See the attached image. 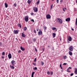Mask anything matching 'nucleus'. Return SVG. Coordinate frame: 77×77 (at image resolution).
I'll return each instance as SVG.
<instances>
[{"label": "nucleus", "instance_id": "nucleus-59", "mask_svg": "<svg viewBox=\"0 0 77 77\" xmlns=\"http://www.w3.org/2000/svg\"><path fill=\"white\" fill-rule=\"evenodd\" d=\"M6 18H9V17L8 16H7Z\"/></svg>", "mask_w": 77, "mask_h": 77}, {"label": "nucleus", "instance_id": "nucleus-45", "mask_svg": "<svg viewBox=\"0 0 77 77\" xmlns=\"http://www.w3.org/2000/svg\"><path fill=\"white\" fill-rule=\"evenodd\" d=\"M67 63H64L63 65H67Z\"/></svg>", "mask_w": 77, "mask_h": 77}, {"label": "nucleus", "instance_id": "nucleus-28", "mask_svg": "<svg viewBox=\"0 0 77 77\" xmlns=\"http://www.w3.org/2000/svg\"><path fill=\"white\" fill-rule=\"evenodd\" d=\"M47 74L48 75H50V72L49 71H48L47 72Z\"/></svg>", "mask_w": 77, "mask_h": 77}, {"label": "nucleus", "instance_id": "nucleus-36", "mask_svg": "<svg viewBox=\"0 0 77 77\" xmlns=\"http://www.w3.org/2000/svg\"><path fill=\"white\" fill-rule=\"evenodd\" d=\"M5 52H2V55H5Z\"/></svg>", "mask_w": 77, "mask_h": 77}, {"label": "nucleus", "instance_id": "nucleus-8", "mask_svg": "<svg viewBox=\"0 0 77 77\" xmlns=\"http://www.w3.org/2000/svg\"><path fill=\"white\" fill-rule=\"evenodd\" d=\"M33 10L35 12H38V8H37L35 7L33 9Z\"/></svg>", "mask_w": 77, "mask_h": 77}, {"label": "nucleus", "instance_id": "nucleus-63", "mask_svg": "<svg viewBox=\"0 0 77 77\" xmlns=\"http://www.w3.org/2000/svg\"><path fill=\"white\" fill-rule=\"evenodd\" d=\"M52 1H54V0H52Z\"/></svg>", "mask_w": 77, "mask_h": 77}, {"label": "nucleus", "instance_id": "nucleus-6", "mask_svg": "<svg viewBox=\"0 0 77 77\" xmlns=\"http://www.w3.org/2000/svg\"><path fill=\"white\" fill-rule=\"evenodd\" d=\"M46 18L47 19H50L51 18V16L50 14H47L46 15Z\"/></svg>", "mask_w": 77, "mask_h": 77}, {"label": "nucleus", "instance_id": "nucleus-38", "mask_svg": "<svg viewBox=\"0 0 77 77\" xmlns=\"http://www.w3.org/2000/svg\"><path fill=\"white\" fill-rule=\"evenodd\" d=\"M74 75V74L73 73H72L70 74V76H72Z\"/></svg>", "mask_w": 77, "mask_h": 77}, {"label": "nucleus", "instance_id": "nucleus-22", "mask_svg": "<svg viewBox=\"0 0 77 77\" xmlns=\"http://www.w3.org/2000/svg\"><path fill=\"white\" fill-rule=\"evenodd\" d=\"M27 3L29 4H30V3H31V1H30V0H28L27 1Z\"/></svg>", "mask_w": 77, "mask_h": 77}, {"label": "nucleus", "instance_id": "nucleus-64", "mask_svg": "<svg viewBox=\"0 0 77 77\" xmlns=\"http://www.w3.org/2000/svg\"><path fill=\"white\" fill-rule=\"evenodd\" d=\"M31 43H32V42H31Z\"/></svg>", "mask_w": 77, "mask_h": 77}, {"label": "nucleus", "instance_id": "nucleus-40", "mask_svg": "<svg viewBox=\"0 0 77 77\" xmlns=\"http://www.w3.org/2000/svg\"><path fill=\"white\" fill-rule=\"evenodd\" d=\"M53 8V5H52L51 6V9Z\"/></svg>", "mask_w": 77, "mask_h": 77}, {"label": "nucleus", "instance_id": "nucleus-24", "mask_svg": "<svg viewBox=\"0 0 77 77\" xmlns=\"http://www.w3.org/2000/svg\"><path fill=\"white\" fill-rule=\"evenodd\" d=\"M64 59H66V58H67V57H66V56H64L63 57Z\"/></svg>", "mask_w": 77, "mask_h": 77}, {"label": "nucleus", "instance_id": "nucleus-30", "mask_svg": "<svg viewBox=\"0 0 77 77\" xmlns=\"http://www.w3.org/2000/svg\"><path fill=\"white\" fill-rule=\"evenodd\" d=\"M34 70H37V67H34V68L33 69Z\"/></svg>", "mask_w": 77, "mask_h": 77}, {"label": "nucleus", "instance_id": "nucleus-1", "mask_svg": "<svg viewBox=\"0 0 77 77\" xmlns=\"http://www.w3.org/2000/svg\"><path fill=\"white\" fill-rule=\"evenodd\" d=\"M11 63L12 64H11L10 66V68H11V69H14L15 68V67L14 66V65H15V64H16V63H15V61L14 60H12L11 62Z\"/></svg>", "mask_w": 77, "mask_h": 77}, {"label": "nucleus", "instance_id": "nucleus-49", "mask_svg": "<svg viewBox=\"0 0 77 77\" xmlns=\"http://www.w3.org/2000/svg\"><path fill=\"white\" fill-rule=\"evenodd\" d=\"M68 68H69V69H72V67H69Z\"/></svg>", "mask_w": 77, "mask_h": 77}, {"label": "nucleus", "instance_id": "nucleus-51", "mask_svg": "<svg viewBox=\"0 0 77 77\" xmlns=\"http://www.w3.org/2000/svg\"><path fill=\"white\" fill-rule=\"evenodd\" d=\"M60 67H62V64H60Z\"/></svg>", "mask_w": 77, "mask_h": 77}, {"label": "nucleus", "instance_id": "nucleus-43", "mask_svg": "<svg viewBox=\"0 0 77 77\" xmlns=\"http://www.w3.org/2000/svg\"><path fill=\"white\" fill-rule=\"evenodd\" d=\"M53 72H51V75H53Z\"/></svg>", "mask_w": 77, "mask_h": 77}, {"label": "nucleus", "instance_id": "nucleus-33", "mask_svg": "<svg viewBox=\"0 0 77 77\" xmlns=\"http://www.w3.org/2000/svg\"><path fill=\"white\" fill-rule=\"evenodd\" d=\"M31 21L32 22V23H34L35 21H34V20L33 19H31Z\"/></svg>", "mask_w": 77, "mask_h": 77}, {"label": "nucleus", "instance_id": "nucleus-53", "mask_svg": "<svg viewBox=\"0 0 77 77\" xmlns=\"http://www.w3.org/2000/svg\"><path fill=\"white\" fill-rule=\"evenodd\" d=\"M60 68H61V69H63V68H62V66Z\"/></svg>", "mask_w": 77, "mask_h": 77}, {"label": "nucleus", "instance_id": "nucleus-37", "mask_svg": "<svg viewBox=\"0 0 77 77\" xmlns=\"http://www.w3.org/2000/svg\"><path fill=\"white\" fill-rule=\"evenodd\" d=\"M32 64L34 66H36V63H32Z\"/></svg>", "mask_w": 77, "mask_h": 77}, {"label": "nucleus", "instance_id": "nucleus-44", "mask_svg": "<svg viewBox=\"0 0 77 77\" xmlns=\"http://www.w3.org/2000/svg\"><path fill=\"white\" fill-rule=\"evenodd\" d=\"M2 42H0V47L2 46Z\"/></svg>", "mask_w": 77, "mask_h": 77}, {"label": "nucleus", "instance_id": "nucleus-19", "mask_svg": "<svg viewBox=\"0 0 77 77\" xmlns=\"http://www.w3.org/2000/svg\"><path fill=\"white\" fill-rule=\"evenodd\" d=\"M47 27L45 26H43V29H44V30H45L47 29Z\"/></svg>", "mask_w": 77, "mask_h": 77}, {"label": "nucleus", "instance_id": "nucleus-11", "mask_svg": "<svg viewBox=\"0 0 77 77\" xmlns=\"http://www.w3.org/2000/svg\"><path fill=\"white\" fill-rule=\"evenodd\" d=\"M52 29L53 30H55V32H57V29H56V28L54 27H53L52 28Z\"/></svg>", "mask_w": 77, "mask_h": 77}, {"label": "nucleus", "instance_id": "nucleus-50", "mask_svg": "<svg viewBox=\"0 0 77 77\" xmlns=\"http://www.w3.org/2000/svg\"><path fill=\"white\" fill-rule=\"evenodd\" d=\"M39 30V29H38V28H37V29H36V30H37V31H39V30Z\"/></svg>", "mask_w": 77, "mask_h": 77}, {"label": "nucleus", "instance_id": "nucleus-3", "mask_svg": "<svg viewBox=\"0 0 77 77\" xmlns=\"http://www.w3.org/2000/svg\"><path fill=\"white\" fill-rule=\"evenodd\" d=\"M57 21L59 22L60 24H61L62 23L63 21H62L61 19L59 18H58L57 19Z\"/></svg>", "mask_w": 77, "mask_h": 77}, {"label": "nucleus", "instance_id": "nucleus-13", "mask_svg": "<svg viewBox=\"0 0 77 77\" xmlns=\"http://www.w3.org/2000/svg\"><path fill=\"white\" fill-rule=\"evenodd\" d=\"M74 73L75 74H77V68H75V71H74Z\"/></svg>", "mask_w": 77, "mask_h": 77}, {"label": "nucleus", "instance_id": "nucleus-39", "mask_svg": "<svg viewBox=\"0 0 77 77\" xmlns=\"http://www.w3.org/2000/svg\"><path fill=\"white\" fill-rule=\"evenodd\" d=\"M14 6L15 7H16V6H17V4H16V3L14 4Z\"/></svg>", "mask_w": 77, "mask_h": 77}, {"label": "nucleus", "instance_id": "nucleus-5", "mask_svg": "<svg viewBox=\"0 0 77 77\" xmlns=\"http://www.w3.org/2000/svg\"><path fill=\"white\" fill-rule=\"evenodd\" d=\"M73 48H74L72 47V46H71L69 47V51H73Z\"/></svg>", "mask_w": 77, "mask_h": 77}, {"label": "nucleus", "instance_id": "nucleus-2", "mask_svg": "<svg viewBox=\"0 0 77 77\" xmlns=\"http://www.w3.org/2000/svg\"><path fill=\"white\" fill-rule=\"evenodd\" d=\"M39 31L38 32V36H40V35H42V31H41V30L40 29H39Z\"/></svg>", "mask_w": 77, "mask_h": 77}, {"label": "nucleus", "instance_id": "nucleus-61", "mask_svg": "<svg viewBox=\"0 0 77 77\" xmlns=\"http://www.w3.org/2000/svg\"><path fill=\"white\" fill-rule=\"evenodd\" d=\"M48 48L50 47V46H48Z\"/></svg>", "mask_w": 77, "mask_h": 77}, {"label": "nucleus", "instance_id": "nucleus-52", "mask_svg": "<svg viewBox=\"0 0 77 77\" xmlns=\"http://www.w3.org/2000/svg\"><path fill=\"white\" fill-rule=\"evenodd\" d=\"M16 39L17 41H18V39H17V38H16Z\"/></svg>", "mask_w": 77, "mask_h": 77}, {"label": "nucleus", "instance_id": "nucleus-7", "mask_svg": "<svg viewBox=\"0 0 77 77\" xmlns=\"http://www.w3.org/2000/svg\"><path fill=\"white\" fill-rule=\"evenodd\" d=\"M13 33H14V34H17V33H18V30H14Z\"/></svg>", "mask_w": 77, "mask_h": 77}, {"label": "nucleus", "instance_id": "nucleus-47", "mask_svg": "<svg viewBox=\"0 0 77 77\" xmlns=\"http://www.w3.org/2000/svg\"><path fill=\"white\" fill-rule=\"evenodd\" d=\"M59 0H57V3H59Z\"/></svg>", "mask_w": 77, "mask_h": 77}, {"label": "nucleus", "instance_id": "nucleus-20", "mask_svg": "<svg viewBox=\"0 0 77 77\" xmlns=\"http://www.w3.org/2000/svg\"><path fill=\"white\" fill-rule=\"evenodd\" d=\"M24 35V33H22V37H26V35Z\"/></svg>", "mask_w": 77, "mask_h": 77}, {"label": "nucleus", "instance_id": "nucleus-15", "mask_svg": "<svg viewBox=\"0 0 77 77\" xmlns=\"http://www.w3.org/2000/svg\"><path fill=\"white\" fill-rule=\"evenodd\" d=\"M5 8H8V4L6 3H5Z\"/></svg>", "mask_w": 77, "mask_h": 77}, {"label": "nucleus", "instance_id": "nucleus-48", "mask_svg": "<svg viewBox=\"0 0 77 77\" xmlns=\"http://www.w3.org/2000/svg\"><path fill=\"white\" fill-rule=\"evenodd\" d=\"M60 2L61 3H62V2H63V0H61L60 1Z\"/></svg>", "mask_w": 77, "mask_h": 77}, {"label": "nucleus", "instance_id": "nucleus-12", "mask_svg": "<svg viewBox=\"0 0 77 77\" xmlns=\"http://www.w3.org/2000/svg\"><path fill=\"white\" fill-rule=\"evenodd\" d=\"M70 18L69 17L67 19H66V21H70Z\"/></svg>", "mask_w": 77, "mask_h": 77}, {"label": "nucleus", "instance_id": "nucleus-21", "mask_svg": "<svg viewBox=\"0 0 77 77\" xmlns=\"http://www.w3.org/2000/svg\"><path fill=\"white\" fill-rule=\"evenodd\" d=\"M26 30H27V27H25L24 28L23 30H24V31H26Z\"/></svg>", "mask_w": 77, "mask_h": 77}, {"label": "nucleus", "instance_id": "nucleus-29", "mask_svg": "<svg viewBox=\"0 0 77 77\" xmlns=\"http://www.w3.org/2000/svg\"><path fill=\"white\" fill-rule=\"evenodd\" d=\"M75 24L76 25H77V17L76 18V19Z\"/></svg>", "mask_w": 77, "mask_h": 77}, {"label": "nucleus", "instance_id": "nucleus-31", "mask_svg": "<svg viewBox=\"0 0 77 77\" xmlns=\"http://www.w3.org/2000/svg\"><path fill=\"white\" fill-rule=\"evenodd\" d=\"M31 15H32H32H35V14H34V13H33L32 12V13H31Z\"/></svg>", "mask_w": 77, "mask_h": 77}, {"label": "nucleus", "instance_id": "nucleus-55", "mask_svg": "<svg viewBox=\"0 0 77 77\" xmlns=\"http://www.w3.org/2000/svg\"><path fill=\"white\" fill-rule=\"evenodd\" d=\"M42 50H43V51H44V48H42Z\"/></svg>", "mask_w": 77, "mask_h": 77}, {"label": "nucleus", "instance_id": "nucleus-58", "mask_svg": "<svg viewBox=\"0 0 77 77\" xmlns=\"http://www.w3.org/2000/svg\"><path fill=\"white\" fill-rule=\"evenodd\" d=\"M33 75H31V77H34Z\"/></svg>", "mask_w": 77, "mask_h": 77}, {"label": "nucleus", "instance_id": "nucleus-27", "mask_svg": "<svg viewBox=\"0 0 77 77\" xmlns=\"http://www.w3.org/2000/svg\"><path fill=\"white\" fill-rule=\"evenodd\" d=\"M39 2H40V1H39V0H38V1L37 2L36 4L37 5H39Z\"/></svg>", "mask_w": 77, "mask_h": 77}, {"label": "nucleus", "instance_id": "nucleus-60", "mask_svg": "<svg viewBox=\"0 0 77 77\" xmlns=\"http://www.w3.org/2000/svg\"><path fill=\"white\" fill-rule=\"evenodd\" d=\"M76 3H77V0H76Z\"/></svg>", "mask_w": 77, "mask_h": 77}, {"label": "nucleus", "instance_id": "nucleus-56", "mask_svg": "<svg viewBox=\"0 0 77 77\" xmlns=\"http://www.w3.org/2000/svg\"><path fill=\"white\" fill-rule=\"evenodd\" d=\"M2 59H4V57H3V56L2 57Z\"/></svg>", "mask_w": 77, "mask_h": 77}, {"label": "nucleus", "instance_id": "nucleus-16", "mask_svg": "<svg viewBox=\"0 0 77 77\" xmlns=\"http://www.w3.org/2000/svg\"><path fill=\"white\" fill-rule=\"evenodd\" d=\"M52 35L53 38H55V37L56 36V33H52Z\"/></svg>", "mask_w": 77, "mask_h": 77}, {"label": "nucleus", "instance_id": "nucleus-18", "mask_svg": "<svg viewBox=\"0 0 77 77\" xmlns=\"http://www.w3.org/2000/svg\"><path fill=\"white\" fill-rule=\"evenodd\" d=\"M69 54L70 55V56H72V52L69 51Z\"/></svg>", "mask_w": 77, "mask_h": 77}, {"label": "nucleus", "instance_id": "nucleus-23", "mask_svg": "<svg viewBox=\"0 0 77 77\" xmlns=\"http://www.w3.org/2000/svg\"><path fill=\"white\" fill-rule=\"evenodd\" d=\"M33 42H35L36 41V38H34L33 39Z\"/></svg>", "mask_w": 77, "mask_h": 77}, {"label": "nucleus", "instance_id": "nucleus-32", "mask_svg": "<svg viewBox=\"0 0 77 77\" xmlns=\"http://www.w3.org/2000/svg\"><path fill=\"white\" fill-rule=\"evenodd\" d=\"M35 74V72H32L31 75H34V74Z\"/></svg>", "mask_w": 77, "mask_h": 77}, {"label": "nucleus", "instance_id": "nucleus-41", "mask_svg": "<svg viewBox=\"0 0 77 77\" xmlns=\"http://www.w3.org/2000/svg\"><path fill=\"white\" fill-rule=\"evenodd\" d=\"M63 11H64V12H65V8H63Z\"/></svg>", "mask_w": 77, "mask_h": 77}, {"label": "nucleus", "instance_id": "nucleus-9", "mask_svg": "<svg viewBox=\"0 0 77 77\" xmlns=\"http://www.w3.org/2000/svg\"><path fill=\"white\" fill-rule=\"evenodd\" d=\"M68 40H69V41H72V38H71V37L69 36Z\"/></svg>", "mask_w": 77, "mask_h": 77}, {"label": "nucleus", "instance_id": "nucleus-14", "mask_svg": "<svg viewBox=\"0 0 77 77\" xmlns=\"http://www.w3.org/2000/svg\"><path fill=\"white\" fill-rule=\"evenodd\" d=\"M20 48L21 50L22 51H24V50H25V48H23L22 47L20 46Z\"/></svg>", "mask_w": 77, "mask_h": 77}, {"label": "nucleus", "instance_id": "nucleus-35", "mask_svg": "<svg viewBox=\"0 0 77 77\" xmlns=\"http://www.w3.org/2000/svg\"><path fill=\"white\" fill-rule=\"evenodd\" d=\"M69 68H68L67 69V72H70V71H69Z\"/></svg>", "mask_w": 77, "mask_h": 77}, {"label": "nucleus", "instance_id": "nucleus-62", "mask_svg": "<svg viewBox=\"0 0 77 77\" xmlns=\"http://www.w3.org/2000/svg\"><path fill=\"white\" fill-rule=\"evenodd\" d=\"M60 41H61V39H60Z\"/></svg>", "mask_w": 77, "mask_h": 77}, {"label": "nucleus", "instance_id": "nucleus-25", "mask_svg": "<svg viewBox=\"0 0 77 77\" xmlns=\"http://www.w3.org/2000/svg\"><path fill=\"white\" fill-rule=\"evenodd\" d=\"M36 61H37V58H35L34 60V62H36Z\"/></svg>", "mask_w": 77, "mask_h": 77}, {"label": "nucleus", "instance_id": "nucleus-34", "mask_svg": "<svg viewBox=\"0 0 77 77\" xmlns=\"http://www.w3.org/2000/svg\"><path fill=\"white\" fill-rule=\"evenodd\" d=\"M35 50L36 52H37L38 51V50H37V48H35Z\"/></svg>", "mask_w": 77, "mask_h": 77}, {"label": "nucleus", "instance_id": "nucleus-26", "mask_svg": "<svg viewBox=\"0 0 77 77\" xmlns=\"http://www.w3.org/2000/svg\"><path fill=\"white\" fill-rule=\"evenodd\" d=\"M41 63H42V66H43V65H44V62H42V61H41Z\"/></svg>", "mask_w": 77, "mask_h": 77}, {"label": "nucleus", "instance_id": "nucleus-10", "mask_svg": "<svg viewBox=\"0 0 77 77\" xmlns=\"http://www.w3.org/2000/svg\"><path fill=\"white\" fill-rule=\"evenodd\" d=\"M9 59H11L12 58V55L11 53L9 54L8 55Z\"/></svg>", "mask_w": 77, "mask_h": 77}, {"label": "nucleus", "instance_id": "nucleus-54", "mask_svg": "<svg viewBox=\"0 0 77 77\" xmlns=\"http://www.w3.org/2000/svg\"><path fill=\"white\" fill-rule=\"evenodd\" d=\"M72 30L73 31H74V29L73 28L72 29Z\"/></svg>", "mask_w": 77, "mask_h": 77}, {"label": "nucleus", "instance_id": "nucleus-46", "mask_svg": "<svg viewBox=\"0 0 77 77\" xmlns=\"http://www.w3.org/2000/svg\"><path fill=\"white\" fill-rule=\"evenodd\" d=\"M18 53H21V51L20 50H19L18 51Z\"/></svg>", "mask_w": 77, "mask_h": 77}, {"label": "nucleus", "instance_id": "nucleus-57", "mask_svg": "<svg viewBox=\"0 0 77 77\" xmlns=\"http://www.w3.org/2000/svg\"><path fill=\"white\" fill-rule=\"evenodd\" d=\"M64 8L65 9H66H66H67L66 8Z\"/></svg>", "mask_w": 77, "mask_h": 77}, {"label": "nucleus", "instance_id": "nucleus-42", "mask_svg": "<svg viewBox=\"0 0 77 77\" xmlns=\"http://www.w3.org/2000/svg\"><path fill=\"white\" fill-rule=\"evenodd\" d=\"M34 32L35 33H36V30H35V29L34 30Z\"/></svg>", "mask_w": 77, "mask_h": 77}, {"label": "nucleus", "instance_id": "nucleus-4", "mask_svg": "<svg viewBox=\"0 0 77 77\" xmlns=\"http://www.w3.org/2000/svg\"><path fill=\"white\" fill-rule=\"evenodd\" d=\"M24 19L26 22H28V21H29V16H26L24 17Z\"/></svg>", "mask_w": 77, "mask_h": 77}, {"label": "nucleus", "instance_id": "nucleus-17", "mask_svg": "<svg viewBox=\"0 0 77 77\" xmlns=\"http://www.w3.org/2000/svg\"><path fill=\"white\" fill-rule=\"evenodd\" d=\"M17 26L19 27H20V28H21V24L19 23H18Z\"/></svg>", "mask_w": 77, "mask_h": 77}]
</instances>
